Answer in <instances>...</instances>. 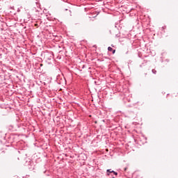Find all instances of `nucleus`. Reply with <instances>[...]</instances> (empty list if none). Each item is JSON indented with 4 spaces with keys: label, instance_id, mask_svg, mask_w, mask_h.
I'll use <instances>...</instances> for the list:
<instances>
[{
    "label": "nucleus",
    "instance_id": "f257e3e1",
    "mask_svg": "<svg viewBox=\"0 0 178 178\" xmlns=\"http://www.w3.org/2000/svg\"><path fill=\"white\" fill-rule=\"evenodd\" d=\"M108 51H113V49L112 47H108Z\"/></svg>",
    "mask_w": 178,
    "mask_h": 178
},
{
    "label": "nucleus",
    "instance_id": "f03ea898",
    "mask_svg": "<svg viewBox=\"0 0 178 178\" xmlns=\"http://www.w3.org/2000/svg\"><path fill=\"white\" fill-rule=\"evenodd\" d=\"M113 173H114V175H115V176H118V172H115V171H113V170H112L111 171Z\"/></svg>",
    "mask_w": 178,
    "mask_h": 178
},
{
    "label": "nucleus",
    "instance_id": "7ed1b4c3",
    "mask_svg": "<svg viewBox=\"0 0 178 178\" xmlns=\"http://www.w3.org/2000/svg\"><path fill=\"white\" fill-rule=\"evenodd\" d=\"M106 172H107L108 173H113L111 170H107Z\"/></svg>",
    "mask_w": 178,
    "mask_h": 178
},
{
    "label": "nucleus",
    "instance_id": "20e7f679",
    "mask_svg": "<svg viewBox=\"0 0 178 178\" xmlns=\"http://www.w3.org/2000/svg\"><path fill=\"white\" fill-rule=\"evenodd\" d=\"M38 26V24H35V27H37Z\"/></svg>",
    "mask_w": 178,
    "mask_h": 178
},
{
    "label": "nucleus",
    "instance_id": "39448f33",
    "mask_svg": "<svg viewBox=\"0 0 178 178\" xmlns=\"http://www.w3.org/2000/svg\"><path fill=\"white\" fill-rule=\"evenodd\" d=\"M116 52V50H113V54H115Z\"/></svg>",
    "mask_w": 178,
    "mask_h": 178
},
{
    "label": "nucleus",
    "instance_id": "423d86ee",
    "mask_svg": "<svg viewBox=\"0 0 178 178\" xmlns=\"http://www.w3.org/2000/svg\"><path fill=\"white\" fill-rule=\"evenodd\" d=\"M124 170H127V168H124Z\"/></svg>",
    "mask_w": 178,
    "mask_h": 178
}]
</instances>
